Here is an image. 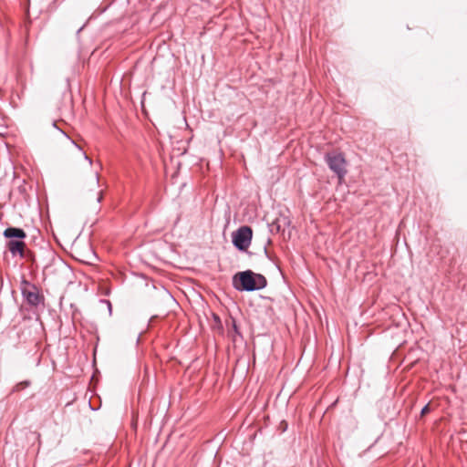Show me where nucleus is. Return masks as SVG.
Wrapping results in <instances>:
<instances>
[{
	"label": "nucleus",
	"instance_id": "obj_15",
	"mask_svg": "<svg viewBox=\"0 0 467 467\" xmlns=\"http://www.w3.org/2000/svg\"><path fill=\"white\" fill-rule=\"evenodd\" d=\"M85 25H83L81 27H79V29L78 30L77 34H79L80 31L84 28Z\"/></svg>",
	"mask_w": 467,
	"mask_h": 467
},
{
	"label": "nucleus",
	"instance_id": "obj_17",
	"mask_svg": "<svg viewBox=\"0 0 467 467\" xmlns=\"http://www.w3.org/2000/svg\"><path fill=\"white\" fill-rule=\"evenodd\" d=\"M228 334H230V335L233 337V338L234 339V335H232V331H231L230 329H229V331H228Z\"/></svg>",
	"mask_w": 467,
	"mask_h": 467
},
{
	"label": "nucleus",
	"instance_id": "obj_7",
	"mask_svg": "<svg viewBox=\"0 0 467 467\" xmlns=\"http://www.w3.org/2000/svg\"><path fill=\"white\" fill-rule=\"evenodd\" d=\"M60 131H61V133L64 135V137H65V138H67V139L70 141V143H71L72 145H74V146H75V147H76L79 151H81V152H82L84 159H85L86 161H88V164L91 166V165H92V160H91V159H90V158L86 154V152H84V151L82 150L81 147H80V146H78V145L74 140H70V139L68 138V136H67L64 131H62V130H60Z\"/></svg>",
	"mask_w": 467,
	"mask_h": 467
},
{
	"label": "nucleus",
	"instance_id": "obj_5",
	"mask_svg": "<svg viewBox=\"0 0 467 467\" xmlns=\"http://www.w3.org/2000/svg\"><path fill=\"white\" fill-rule=\"evenodd\" d=\"M6 248L11 253L12 256H19L21 259L25 258L26 255V243L24 239L18 240H8L5 244Z\"/></svg>",
	"mask_w": 467,
	"mask_h": 467
},
{
	"label": "nucleus",
	"instance_id": "obj_3",
	"mask_svg": "<svg viewBox=\"0 0 467 467\" xmlns=\"http://www.w3.org/2000/svg\"><path fill=\"white\" fill-rule=\"evenodd\" d=\"M253 231L250 226L244 225L233 233V244L239 251H246L251 244Z\"/></svg>",
	"mask_w": 467,
	"mask_h": 467
},
{
	"label": "nucleus",
	"instance_id": "obj_1",
	"mask_svg": "<svg viewBox=\"0 0 467 467\" xmlns=\"http://www.w3.org/2000/svg\"><path fill=\"white\" fill-rule=\"evenodd\" d=\"M267 285L265 275L245 270L236 273L233 276V286L237 291L252 292L264 289Z\"/></svg>",
	"mask_w": 467,
	"mask_h": 467
},
{
	"label": "nucleus",
	"instance_id": "obj_2",
	"mask_svg": "<svg viewBox=\"0 0 467 467\" xmlns=\"http://www.w3.org/2000/svg\"><path fill=\"white\" fill-rule=\"evenodd\" d=\"M325 161L331 171H333L337 177L339 182H341L347 172V161L342 152L331 151L325 155Z\"/></svg>",
	"mask_w": 467,
	"mask_h": 467
},
{
	"label": "nucleus",
	"instance_id": "obj_11",
	"mask_svg": "<svg viewBox=\"0 0 467 467\" xmlns=\"http://www.w3.org/2000/svg\"><path fill=\"white\" fill-rule=\"evenodd\" d=\"M431 411L430 405L426 404L420 410V416H424Z\"/></svg>",
	"mask_w": 467,
	"mask_h": 467
},
{
	"label": "nucleus",
	"instance_id": "obj_14",
	"mask_svg": "<svg viewBox=\"0 0 467 467\" xmlns=\"http://www.w3.org/2000/svg\"><path fill=\"white\" fill-rule=\"evenodd\" d=\"M104 302H106L108 304L109 310L111 311V304H110V302L108 301V300H105Z\"/></svg>",
	"mask_w": 467,
	"mask_h": 467
},
{
	"label": "nucleus",
	"instance_id": "obj_10",
	"mask_svg": "<svg viewBox=\"0 0 467 467\" xmlns=\"http://www.w3.org/2000/svg\"><path fill=\"white\" fill-rule=\"evenodd\" d=\"M231 325H232V329H233L234 333L235 335L240 336V332H239V330H238V327H237V325H236V322H235V320H234V319H232V321H231Z\"/></svg>",
	"mask_w": 467,
	"mask_h": 467
},
{
	"label": "nucleus",
	"instance_id": "obj_4",
	"mask_svg": "<svg viewBox=\"0 0 467 467\" xmlns=\"http://www.w3.org/2000/svg\"><path fill=\"white\" fill-rule=\"evenodd\" d=\"M21 293L25 301L31 306H38L43 304L44 297L39 294L38 288L30 284L29 282H24L21 287Z\"/></svg>",
	"mask_w": 467,
	"mask_h": 467
},
{
	"label": "nucleus",
	"instance_id": "obj_13",
	"mask_svg": "<svg viewBox=\"0 0 467 467\" xmlns=\"http://www.w3.org/2000/svg\"><path fill=\"white\" fill-rule=\"evenodd\" d=\"M101 200H102V191H99V192H97L96 201H97V202H101Z\"/></svg>",
	"mask_w": 467,
	"mask_h": 467
},
{
	"label": "nucleus",
	"instance_id": "obj_9",
	"mask_svg": "<svg viewBox=\"0 0 467 467\" xmlns=\"http://www.w3.org/2000/svg\"><path fill=\"white\" fill-rule=\"evenodd\" d=\"M30 436L32 437L33 440L36 441L38 442V446H40L41 444V435L39 432L37 431H31L30 432Z\"/></svg>",
	"mask_w": 467,
	"mask_h": 467
},
{
	"label": "nucleus",
	"instance_id": "obj_16",
	"mask_svg": "<svg viewBox=\"0 0 467 467\" xmlns=\"http://www.w3.org/2000/svg\"><path fill=\"white\" fill-rule=\"evenodd\" d=\"M264 253L267 255V249H266V247H264Z\"/></svg>",
	"mask_w": 467,
	"mask_h": 467
},
{
	"label": "nucleus",
	"instance_id": "obj_6",
	"mask_svg": "<svg viewBox=\"0 0 467 467\" xmlns=\"http://www.w3.org/2000/svg\"><path fill=\"white\" fill-rule=\"evenodd\" d=\"M3 234L8 240L25 239L26 237V232L17 227H7Z\"/></svg>",
	"mask_w": 467,
	"mask_h": 467
},
{
	"label": "nucleus",
	"instance_id": "obj_12",
	"mask_svg": "<svg viewBox=\"0 0 467 467\" xmlns=\"http://www.w3.org/2000/svg\"><path fill=\"white\" fill-rule=\"evenodd\" d=\"M94 183H95V185L97 187L99 186V172L98 171L95 172V182Z\"/></svg>",
	"mask_w": 467,
	"mask_h": 467
},
{
	"label": "nucleus",
	"instance_id": "obj_8",
	"mask_svg": "<svg viewBox=\"0 0 467 467\" xmlns=\"http://www.w3.org/2000/svg\"><path fill=\"white\" fill-rule=\"evenodd\" d=\"M29 385H30V381H28V380L22 381L16 385L15 390L19 391L21 389L27 388Z\"/></svg>",
	"mask_w": 467,
	"mask_h": 467
}]
</instances>
